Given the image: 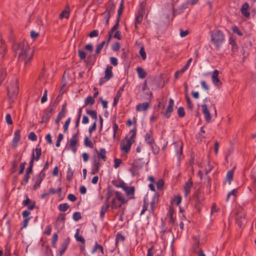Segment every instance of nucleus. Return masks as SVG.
Segmentation results:
<instances>
[{"label":"nucleus","instance_id":"2","mask_svg":"<svg viewBox=\"0 0 256 256\" xmlns=\"http://www.w3.org/2000/svg\"><path fill=\"white\" fill-rule=\"evenodd\" d=\"M108 202L111 200V208L116 209L126 203L127 200L122 196V194L113 190H108L106 198Z\"/></svg>","mask_w":256,"mask_h":256},{"label":"nucleus","instance_id":"57","mask_svg":"<svg viewBox=\"0 0 256 256\" xmlns=\"http://www.w3.org/2000/svg\"><path fill=\"white\" fill-rule=\"evenodd\" d=\"M63 138H64V136H63L62 134H58L56 142V147H59L60 146V142L63 139Z\"/></svg>","mask_w":256,"mask_h":256},{"label":"nucleus","instance_id":"12","mask_svg":"<svg viewBox=\"0 0 256 256\" xmlns=\"http://www.w3.org/2000/svg\"><path fill=\"white\" fill-rule=\"evenodd\" d=\"M202 112L204 115V118L206 122H209L211 120V116L208 110V106L206 104L202 105Z\"/></svg>","mask_w":256,"mask_h":256},{"label":"nucleus","instance_id":"18","mask_svg":"<svg viewBox=\"0 0 256 256\" xmlns=\"http://www.w3.org/2000/svg\"><path fill=\"white\" fill-rule=\"evenodd\" d=\"M123 190L126 192V194L130 198H134V188L133 186H126L123 188Z\"/></svg>","mask_w":256,"mask_h":256},{"label":"nucleus","instance_id":"61","mask_svg":"<svg viewBox=\"0 0 256 256\" xmlns=\"http://www.w3.org/2000/svg\"><path fill=\"white\" fill-rule=\"evenodd\" d=\"M39 36V32H36L34 30H32L30 32V37L33 40Z\"/></svg>","mask_w":256,"mask_h":256},{"label":"nucleus","instance_id":"59","mask_svg":"<svg viewBox=\"0 0 256 256\" xmlns=\"http://www.w3.org/2000/svg\"><path fill=\"white\" fill-rule=\"evenodd\" d=\"M140 54L142 56V60H146V53L145 52L144 49V47H142L140 50Z\"/></svg>","mask_w":256,"mask_h":256},{"label":"nucleus","instance_id":"58","mask_svg":"<svg viewBox=\"0 0 256 256\" xmlns=\"http://www.w3.org/2000/svg\"><path fill=\"white\" fill-rule=\"evenodd\" d=\"M73 218L76 221H78L82 218L81 214L80 212H75L73 214Z\"/></svg>","mask_w":256,"mask_h":256},{"label":"nucleus","instance_id":"10","mask_svg":"<svg viewBox=\"0 0 256 256\" xmlns=\"http://www.w3.org/2000/svg\"><path fill=\"white\" fill-rule=\"evenodd\" d=\"M110 202H108L107 198H106L104 204L102 205L100 208V216L102 220H103L106 212H107V210H108L110 206Z\"/></svg>","mask_w":256,"mask_h":256},{"label":"nucleus","instance_id":"39","mask_svg":"<svg viewBox=\"0 0 256 256\" xmlns=\"http://www.w3.org/2000/svg\"><path fill=\"white\" fill-rule=\"evenodd\" d=\"M130 138H128V140L134 143L136 136V129L134 128V130H131L130 132Z\"/></svg>","mask_w":256,"mask_h":256},{"label":"nucleus","instance_id":"16","mask_svg":"<svg viewBox=\"0 0 256 256\" xmlns=\"http://www.w3.org/2000/svg\"><path fill=\"white\" fill-rule=\"evenodd\" d=\"M36 155H34V152H32V154L31 159L30 160H32V162H34V160L38 161L42 154V149L40 148H36L35 149Z\"/></svg>","mask_w":256,"mask_h":256},{"label":"nucleus","instance_id":"22","mask_svg":"<svg viewBox=\"0 0 256 256\" xmlns=\"http://www.w3.org/2000/svg\"><path fill=\"white\" fill-rule=\"evenodd\" d=\"M7 47L6 45L0 46V61L2 60L6 56Z\"/></svg>","mask_w":256,"mask_h":256},{"label":"nucleus","instance_id":"4","mask_svg":"<svg viewBox=\"0 0 256 256\" xmlns=\"http://www.w3.org/2000/svg\"><path fill=\"white\" fill-rule=\"evenodd\" d=\"M124 0H122L120 5V7L118 10V18H117L116 22V24L112 26V28H111V30L108 32V38L106 46L108 45V44L109 43V42H110V40H111L112 34L114 33V32H115L118 29V27L119 22L120 20V17L122 13V11L124 8Z\"/></svg>","mask_w":256,"mask_h":256},{"label":"nucleus","instance_id":"49","mask_svg":"<svg viewBox=\"0 0 256 256\" xmlns=\"http://www.w3.org/2000/svg\"><path fill=\"white\" fill-rule=\"evenodd\" d=\"M178 114L180 118H183L185 116V112L183 107H180L178 110Z\"/></svg>","mask_w":256,"mask_h":256},{"label":"nucleus","instance_id":"14","mask_svg":"<svg viewBox=\"0 0 256 256\" xmlns=\"http://www.w3.org/2000/svg\"><path fill=\"white\" fill-rule=\"evenodd\" d=\"M20 138V130H17L14 132V136L12 140V146L16 148L18 146V143Z\"/></svg>","mask_w":256,"mask_h":256},{"label":"nucleus","instance_id":"38","mask_svg":"<svg viewBox=\"0 0 256 256\" xmlns=\"http://www.w3.org/2000/svg\"><path fill=\"white\" fill-rule=\"evenodd\" d=\"M124 240V237L120 233H118L116 238V246H118V242H123Z\"/></svg>","mask_w":256,"mask_h":256},{"label":"nucleus","instance_id":"37","mask_svg":"<svg viewBox=\"0 0 256 256\" xmlns=\"http://www.w3.org/2000/svg\"><path fill=\"white\" fill-rule=\"evenodd\" d=\"M84 144L86 146L90 148H94V144L92 142V141L89 139V138L87 136L84 138Z\"/></svg>","mask_w":256,"mask_h":256},{"label":"nucleus","instance_id":"23","mask_svg":"<svg viewBox=\"0 0 256 256\" xmlns=\"http://www.w3.org/2000/svg\"><path fill=\"white\" fill-rule=\"evenodd\" d=\"M149 107V104L145 102L138 104L136 106V110L137 112L146 111Z\"/></svg>","mask_w":256,"mask_h":256},{"label":"nucleus","instance_id":"60","mask_svg":"<svg viewBox=\"0 0 256 256\" xmlns=\"http://www.w3.org/2000/svg\"><path fill=\"white\" fill-rule=\"evenodd\" d=\"M28 138L32 141H36L37 140V136L34 132H31L28 134Z\"/></svg>","mask_w":256,"mask_h":256},{"label":"nucleus","instance_id":"3","mask_svg":"<svg viewBox=\"0 0 256 256\" xmlns=\"http://www.w3.org/2000/svg\"><path fill=\"white\" fill-rule=\"evenodd\" d=\"M210 42L217 50H219L225 40V35L219 30H214L210 32Z\"/></svg>","mask_w":256,"mask_h":256},{"label":"nucleus","instance_id":"41","mask_svg":"<svg viewBox=\"0 0 256 256\" xmlns=\"http://www.w3.org/2000/svg\"><path fill=\"white\" fill-rule=\"evenodd\" d=\"M182 202V196H175L171 202V204L176 203L177 206H178Z\"/></svg>","mask_w":256,"mask_h":256},{"label":"nucleus","instance_id":"29","mask_svg":"<svg viewBox=\"0 0 256 256\" xmlns=\"http://www.w3.org/2000/svg\"><path fill=\"white\" fill-rule=\"evenodd\" d=\"M102 163L100 160H98L96 156L93 158V165L92 167L95 168L96 170H100V168L101 166Z\"/></svg>","mask_w":256,"mask_h":256},{"label":"nucleus","instance_id":"43","mask_svg":"<svg viewBox=\"0 0 256 256\" xmlns=\"http://www.w3.org/2000/svg\"><path fill=\"white\" fill-rule=\"evenodd\" d=\"M58 240V236L56 233L54 234L52 237V246L53 248H56V242Z\"/></svg>","mask_w":256,"mask_h":256},{"label":"nucleus","instance_id":"53","mask_svg":"<svg viewBox=\"0 0 256 256\" xmlns=\"http://www.w3.org/2000/svg\"><path fill=\"white\" fill-rule=\"evenodd\" d=\"M70 118H68V120L64 122V132H66L68 130V127L70 124Z\"/></svg>","mask_w":256,"mask_h":256},{"label":"nucleus","instance_id":"35","mask_svg":"<svg viewBox=\"0 0 256 256\" xmlns=\"http://www.w3.org/2000/svg\"><path fill=\"white\" fill-rule=\"evenodd\" d=\"M105 44H106V42L102 41L100 44L97 45L96 49V51H95V54L96 56L98 55L100 53L101 50Z\"/></svg>","mask_w":256,"mask_h":256},{"label":"nucleus","instance_id":"25","mask_svg":"<svg viewBox=\"0 0 256 256\" xmlns=\"http://www.w3.org/2000/svg\"><path fill=\"white\" fill-rule=\"evenodd\" d=\"M249 5L248 3L245 2L241 8V12L242 14L246 17H248L250 16V12H248Z\"/></svg>","mask_w":256,"mask_h":256},{"label":"nucleus","instance_id":"28","mask_svg":"<svg viewBox=\"0 0 256 256\" xmlns=\"http://www.w3.org/2000/svg\"><path fill=\"white\" fill-rule=\"evenodd\" d=\"M98 250H99L102 254H104V250L102 246L98 244L96 242L94 244V248L92 250V253L94 254Z\"/></svg>","mask_w":256,"mask_h":256},{"label":"nucleus","instance_id":"62","mask_svg":"<svg viewBox=\"0 0 256 256\" xmlns=\"http://www.w3.org/2000/svg\"><path fill=\"white\" fill-rule=\"evenodd\" d=\"M120 46L118 42H115L112 46V50L115 52L118 50L120 48Z\"/></svg>","mask_w":256,"mask_h":256},{"label":"nucleus","instance_id":"31","mask_svg":"<svg viewBox=\"0 0 256 256\" xmlns=\"http://www.w3.org/2000/svg\"><path fill=\"white\" fill-rule=\"evenodd\" d=\"M70 16V10L68 8L64 10L60 14L59 18L62 20L64 18H68Z\"/></svg>","mask_w":256,"mask_h":256},{"label":"nucleus","instance_id":"56","mask_svg":"<svg viewBox=\"0 0 256 256\" xmlns=\"http://www.w3.org/2000/svg\"><path fill=\"white\" fill-rule=\"evenodd\" d=\"M114 167L116 168H118L120 164L122 163V160L120 158H114Z\"/></svg>","mask_w":256,"mask_h":256},{"label":"nucleus","instance_id":"32","mask_svg":"<svg viewBox=\"0 0 256 256\" xmlns=\"http://www.w3.org/2000/svg\"><path fill=\"white\" fill-rule=\"evenodd\" d=\"M136 72L138 77L140 78H144L146 76V73L141 67H138L136 68Z\"/></svg>","mask_w":256,"mask_h":256},{"label":"nucleus","instance_id":"46","mask_svg":"<svg viewBox=\"0 0 256 256\" xmlns=\"http://www.w3.org/2000/svg\"><path fill=\"white\" fill-rule=\"evenodd\" d=\"M187 70L186 69V66H184L181 70H178L176 71V72H175V74H174V77L175 78H178V76L180 74H182L183 73H184L186 70Z\"/></svg>","mask_w":256,"mask_h":256},{"label":"nucleus","instance_id":"21","mask_svg":"<svg viewBox=\"0 0 256 256\" xmlns=\"http://www.w3.org/2000/svg\"><path fill=\"white\" fill-rule=\"evenodd\" d=\"M143 19V14L142 11L139 10L138 12V14L136 16L135 22H134V26L135 30H138V25L140 24Z\"/></svg>","mask_w":256,"mask_h":256},{"label":"nucleus","instance_id":"45","mask_svg":"<svg viewBox=\"0 0 256 256\" xmlns=\"http://www.w3.org/2000/svg\"><path fill=\"white\" fill-rule=\"evenodd\" d=\"M86 114L90 116L92 118L96 120L98 118L96 112L94 110H88L86 111Z\"/></svg>","mask_w":256,"mask_h":256},{"label":"nucleus","instance_id":"44","mask_svg":"<svg viewBox=\"0 0 256 256\" xmlns=\"http://www.w3.org/2000/svg\"><path fill=\"white\" fill-rule=\"evenodd\" d=\"M121 92L120 90H118V91L117 92L116 96L114 98V100L113 102V106H116L121 96Z\"/></svg>","mask_w":256,"mask_h":256},{"label":"nucleus","instance_id":"26","mask_svg":"<svg viewBox=\"0 0 256 256\" xmlns=\"http://www.w3.org/2000/svg\"><path fill=\"white\" fill-rule=\"evenodd\" d=\"M106 150L104 148H100L99 152L98 153V159H102L103 162L106 160Z\"/></svg>","mask_w":256,"mask_h":256},{"label":"nucleus","instance_id":"36","mask_svg":"<svg viewBox=\"0 0 256 256\" xmlns=\"http://www.w3.org/2000/svg\"><path fill=\"white\" fill-rule=\"evenodd\" d=\"M114 9V4L112 3H109L106 6V10L104 12L110 14L112 12H113Z\"/></svg>","mask_w":256,"mask_h":256},{"label":"nucleus","instance_id":"34","mask_svg":"<svg viewBox=\"0 0 256 256\" xmlns=\"http://www.w3.org/2000/svg\"><path fill=\"white\" fill-rule=\"evenodd\" d=\"M234 168H234L232 170H230L227 172L226 180L228 182L229 184H230L231 182L233 179L234 170Z\"/></svg>","mask_w":256,"mask_h":256},{"label":"nucleus","instance_id":"54","mask_svg":"<svg viewBox=\"0 0 256 256\" xmlns=\"http://www.w3.org/2000/svg\"><path fill=\"white\" fill-rule=\"evenodd\" d=\"M66 111V110L64 106H63L61 111L60 112H59V113L58 114V117L62 119L65 116Z\"/></svg>","mask_w":256,"mask_h":256},{"label":"nucleus","instance_id":"64","mask_svg":"<svg viewBox=\"0 0 256 256\" xmlns=\"http://www.w3.org/2000/svg\"><path fill=\"white\" fill-rule=\"evenodd\" d=\"M29 178H30L29 174H26L24 176L23 180L21 182V184L22 185H26L28 182Z\"/></svg>","mask_w":256,"mask_h":256},{"label":"nucleus","instance_id":"5","mask_svg":"<svg viewBox=\"0 0 256 256\" xmlns=\"http://www.w3.org/2000/svg\"><path fill=\"white\" fill-rule=\"evenodd\" d=\"M18 92V86L17 80H14L12 83H10L8 86V95L10 100L13 101L16 98Z\"/></svg>","mask_w":256,"mask_h":256},{"label":"nucleus","instance_id":"8","mask_svg":"<svg viewBox=\"0 0 256 256\" xmlns=\"http://www.w3.org/2000/svg\"><path fill=\"white\" fill-rule=\"evenodd\" d=\"M78 131L73 134L70 140V146L72 148V152L75 153L77 150L76 146L78 140Z\"/></svg>","mask_w":256,"mask_h":256},{"label":"nucleus","instance_id":"24","mask_svg":"<svg viewBox=\"0 0 256 256\" xmlns=\"http://www.w3.org/2000/svg\"><path fill=\"white\" fill-rule=\"evenodd\" d=\"M218 74H219V72L216 70H215L213 72L212 74V82L215 85H218L219 83H220V80L218 77Z\"/></svg>","mask_w":256,"mask_h":256},{"label":"nucleus","instance_id":"50","mask_svg":"<svg viewBox=\"0 0 256 256\" xmlns=\"http://www.w3.org/2000/svg\"><path fill=\"white\" fill-rule=\"evenodd\" d=\"M34 164V162L32 160H30L29 163V166L26 170V174H30L32 171V168Z\"/></svg>","mask_w":256,"mask_h":256},{"label":"nucleus","instance_id":"52","mask_svg":"<svg viewBox=\"0 0 256 256\" xmlns=\"http://www.w3.org/2000/svg\"><path fill=\"white\" fill-rule=\"evenodd\" d=\"M78 55L80 60H84L86 58V54L82 50H78Z\"/></svg>","mask_w":256,"mask_h":256},{"label":"nucleus","instance_id":"33","mask_svg":"<svg viewBox=\"0 0 256 256\" xmlns=\"http://www.w3.org/2000/svg\"><path fill=\"white\" fill-rule=\"evenodd\" d=\"M58 232L60 231L64 226V222L56 220L54 224Z\"/></svg>","mask_w":256,"mask_h":256},{"label":"nucleus","instance_id":"30","mask_svg":"<svg viewBox=\"0 0 256 256\" xmlns=\"http://www.w3.org/2000/svg\"><path fill=\"white\" fill-rule=\"evenodd\" d=\"M96 54H94V55L90 54L88 56V57L86 58V62L87 64H89L90 65H93L94 64V62L96 60Z\"/></svg>","mask_w":256,"mask_h":256},{"label":"nucleus","instance_id":"17","mask_svg":"<svg viewBox=\"0 0 256 256\" xmlns=\"http://www.w3.org/2000/svg\"><path fill=\"white\" fill-rule=\"evenodd\" d=\"M53 112V109L52 108H48L44 110V114L42 116V122H44L48 120L51 116Z\"/></svg>","mask_w":256,"mask_h":256},{"label":"nucleus","instance_id":"51","mask_svg":"<svg viewBox=\"0 0 256 256\" xmlns=\"http://www.w3.org/2000/svg\"><path fill=\"white\" fill-rule=\"evenodd\" d=\"M186 102L188 104V108L192 110L193 108V104L190 100V97L188 96V94L186 95Z\"/></svg>","mask_w":256,"mask_h":256},{"label":"nucleus","instance_id":"1","mask_svg":"<svg viewBox=\"0 0 256 256\" xmlns=\"http://www.w3.org/2000/svg\"><path fill=\"white\" fill-rule=\"evenodd\" d=\"M12 48L16 54L18 55L19 60L24 61L25 65L32 59L33 52L30 50L26 42L22 41L16 43L13 45Z\"/></svg>","mask_w":256,"mask_h":256},{"label":"nucleus","instance_id":"19","mask_svg":"<svg viewBox=\"0 0 256 256\" xmlns=\"http://www.w3.org/2000/svg\"><path fill=\"white\" fill-rule=\"evenodd\" d=\"M144 140L148 144L152 147V145L154 144V140L153 138L152 132H148L146 134Z\"/></svg>","mask_w":256,"mask_h":256},{"label":"nucleus","instance_id":"20","mask_svg":"<svg viewBox=\"0 0 256 256\" xmlns=\"http://www.w3.org/2000/svg\"><path fill=\"white\" fill-rule=\"evenodd\" d=\"M70 238H66L64 240V242L60 246V248L59 250V253L60 256L63 254L66 250L68 248V246L70 243Z\"/></svg>","mask_w":256,"mask_h":256},{"label":"nucleus","instance_id":"47","mask_svg":"<svg viewBox=\"0 0 256 256\" xmlns=\"http://www.w3.org/2000/svg\"><path fill=\"white\" fill-rule=\"evenodd\" d=\"M230 44H231L232 46V50L233 51V52H236L237 49H238V46H237V44H236V42H235V40H234L233 39H232V38H230Z\"/></svg>","mask_w":256,"mask_h":256},{"label":"nucleus","instance_id":"6","mask_svg":"<svg viewBox=\"0 0 256 256\" xmlns=\"http://www.w3.org/2000/svg\"><path fill=\"white\" fill-rule=\"evenodd\" d=\"M144 164V162L142 158H138L134 160L132 168L130 170L132 176L138 174L140 170H141Z\"/></svg>","mask_w":256,"mask_h":256},{"label":"nucleus","instance_id":"15","mask_svg":"<svg viewBox=\"0 0 256 256\" xmlns=\"http://www.w3.org/2000/svg\"><path fill=\"white\" fill-rule=\"evenodd\" d=\"M193 185V182L191 180H188L184 186V193L185 196H188L190 192V190Z\"/></svg>","mask_w":256,"mask_h":256},{"label":"nucleus","instance_id":"27","mask_svg":"<svg viewBox=\"0 0 256 256\" xmlns=\"http://www.w3.org/2000/svg\"><path fill=\"white\" fill-rule=\"evenodd\" d=\"M104 76L109 80L113 76L112 66H108L106 67L104 72Z\"/></svg>","mask_w":256,"mask_h":256},{"label":"nucleus","instance_id":"7","mask_svg":"<svg viewBox=\"0 0 256 256\" xmlns=\"http://www.w3.org/2000/svg\"><path fill=\"white\" fill-rule=\"evenodd\" d=\"M132 144L133 142L128 140V138L126 137L120 142V150L125 153L128 154L130 152Z\"/></svg>","mask_w":256,"mask_h":256},{"label":"nucleus","instance_id":"48","mask_svg":"<svg viewBox=\"0 0 256 256\" xmlns=\"http://www.w3.org/2000/svg\"><path fill=\"white\" fill-rule=\"evenodd\" d=\"M148 204L146 200V199H144V204L142 206V210L140 212V214H143L144 212L147 210L148 206Z\"/></svg>","mask_w":256,"mask_h":256},{"label":"nucleus","instance_id":"63","mask_svg":"<svg viewBox=\"0 0 256 256\" xmlns=\"http://www.w3.org/2000/svg\"><path fill=\"white\" fill-rule=\"evenodd\" d=\"M164 184V182L163 180L160 179L156 182V185L158 189H161Z\"/></svg>","mask_w":256,"mask_h":256},{"label":"nucleus","instance_id":"13","mask_svg":"<svg viewBox=\"0 0 256 256\" xmlns=\"http://www.w3.org/2000/svg\"><path fill=\"white\" fill-rule=\"evenodd\" d=\"M177 156L179 157L182 153L183 144L182 141L178 140L174 144Z\"/></svg>","mask_w":256,"mask_h":256},{"label":"nucleus","instance_id":"11","mask_svg":"<svg viewBox=\"0 0 256 256\" xmlns=\"http://www.w3.org/2000/svg\"><path fill=\"white\" fill-rule=\"evenodd\" d=\"M174 104V102L173 100L170 98L168 101V104L166 108V112L164 114L166 118H169L170 116V114L173 111Z\"/></svg>","mask_w":256,"mask_h":256},{"label":"nucleus","instance_id":"40","mask_svg":"<svg viewBox=\"0 0 256 256\" xmlns=\"http://www.w3.org/2000/svg\"><path fill=\"white\" fill-rule=\"evenodd\" d=\"M69 207L70 206L68 204L64 203L59 204L58 208L60 212H66L68 210Z\"/></svg>","mask_w":256,"mask_h":256},{"label":"nucleus","instance_id":"42","mask_svg":"<svg viewBox=\"0 0 256 256\" xmlns=\"http://www.w3.org/2000/svg\"><path fill=\"white\" fill-rule=\"evenodd\" d=\"M94 103V98L91 96H88L85 100V104L86 105H92Z\"/></svg>","mask_w":256,"mask_h":256},{"label":"nucleus","instance_id":"55","mask_svg":"<svg viewBox=\"0 0 256 256\" xmlns=\"http://www.w3.org/2000/svg\"><path fill=\"white\" fill-rule=\"evenodd\" d=\"M62 192V188H59L57 190L53 188H51L49 190V194H55L56 192L61 193Z\"/></svg>","mask_w":256,"mask_h":256},{"label":"nucleus","instance_id":"9","mask_svg":"<svg viewBox=\"0 0 256 256\" xmlns=\"http://www.w3.org/2000/svg\"><path fill=\"white\" fill-rule=\"evenodd\" d=\"M194 198L195 201V205L197 208L199 209L204 205V198L200 194L196 192L194 196Z\"/></svg>","mask_w":256,"mask_h":256}]
</instances>
